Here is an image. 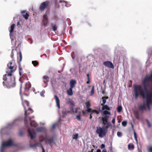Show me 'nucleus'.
I'll return each instance as SVG.
<instances>
[{"mask_svg": "<svg viewBox=\"0 0 152 152\" xmlns=\"http://www.w3.org/2000/svg\"><path fill=\"white\" fill-rule=\"evenodd\" d=\"M41 147L42 150V152H45L44 148L42 145H41Z\"/></svg>", "mask_w": 152, "mask_h": 152, "instance_id": "nucleus-52", "label": "nucleus"}, {"mask_svg": "<svg viewBox=\"0 0 152 152\" xmlns=\"http://www.w3.org/2000/svg\"><path fill=\"white\" fill-rule=\"evenodd\" d=\"M32 64L34 66H37L38 64V63L36 61H32Z\"/></svg>", "mask_w": 152, "mask_h": 152, "instance_id": "nucleus-35", "label": "nucleus"}, {"mask_svg": "<svg viewBox=\"0 0 152 152\" xmlns=\"http://www.w3.org/2000/svg\"><path fill=\"white\" fill-rule=\"evenodd\" d=\"M78 134L77 133H76L73 135V139L76 140L78 138Z\"/></svg>", "mask_w": 152, "mask_h": 152, "instance_id": "nucleus-34", "label": "nucleus"}, {"mask_svg": "<svg viewBox=\"0 0 152 152\" xmlns=\"http://www.w3.org/2000/svg\"><path fill=\"white\" fill-rule=\"evenodd\" d=\"M13 145H14V143L11 140H9L6 142H4L2 143V147L10 146Z\"/></svg>", "mask_w": 152, "mask_h": 152, "instance_id": "nucleus-7", "label": "nucleus"}, {"mask_svg": "<svg viewBox=\"0 0 152 152\" xmlns=\"http://www.w3.org/2000/svg\"><path fill=\"white\" fill-rule=\"evenodd\" d=\"M28 132L29 133V136H30L31 139L32 140L36 137V134L34 133H33L31 131L30 128L28 129Z\"/></svg>", "mask_w": 152, "mask_h": 152, "instance_id": "nucleus-11", "label": "nucleus"}, {"mask_svg": "<svg viewBox=\"0 0 152 152\" xmlns=\"http://www.w3.org/2000/svg\"><path fill=\"white\" fill-rule=\"evenodd\" d=\"M104 126H103L102 127H98L96 131V132L99 134V137H103L107 134V131L104 129Z\"/></svg>", "mask_w": 152, "mask_h": 152, "instance_id": "nucleus-4", "label": "nucleus"}, {"mask_svg": "<svg viewBox=\"0 0 152 152\" xmlns=\"http://www.w3.org/2000/svg\"><path fill=\"white\" fill-rule=\"evenodd\" d=\"M67 94L69 96H72L73 94L72 88H70L69 89L66 91Z\"/></svg>", "mask_w": 152, "mask_h": 152, "instance_id": "nucleus-21", "label": "nucleus"}, {"mask_svg": "<svg viewBox=\"0 0 152 152\" xmlns=\"http://www.w3.org/2000/svg\"><path fill=\"white\" fill-rule=\"evenodd\" d=\"M45 140L46 143L49 144L50 145H51L54 142L53 138H46Z\"/></svg>", "mask_w": 152, "mask_h": 152, "instance_id": "nucleus-14", "label": "nucleus"}, {"mask_svg": "<svg viewBox=\"0 0 152 152\" xmlns=\"http://www.w3.org/2000/svg\"><path fill=\"white\" fill-rule=\"evenodd\" d=\"M31 86V83L29 82L26 83L24 89L25 91H28L30 88Z\"/></svg>", "mask_w": 152, "mask_h": 152, "instance_id": "nucleus-17", "label": "nucleus"}, {"mask_svg": "<svg viewBox=\"0 0 152 152\" xmlns=\"http://www.w3.org/2000/svg\"><path fill=\"white\" fill-rule=\"evenodd\" d=\"M19 74L20 76L21 77H22L23 75H22L21 72H20V71H19Z\"/></svg>", "mask_w": 152, "mask_h": 152, "instance_id": "nucleus-58", "label": "nucleus"}, {"mask_svg": "<svg viewBox=\"0 0 152 152\" xmlns=\"http://www.w3.org/2000/svg\"><path fill=\"white\" fill-rule=\"evenodd\" d=\"M18 60H19L20 62L22 59V55L21 51H20L19 53V56L17 57Z\"/></svg>", "mask_w": 152, "mask_h": 152, "instance_id": "nucleus-27", "label": "nucleus"}, {"mask_svg": "<svg viewBox=\"0 0 152 152\" xmlns=\"http://www.w3.org/2000/svg\"><path fill=\"white\" fill-rule=\"evenodd\" d=\"M102 114L103 115H110V112L108 111L107 110H104L103 111Z\"/></svg>", "mask_w": 152, "mask_h": 152, "instance_id": "nucleus-29", "label": "nucleus"}, {"mask_svg": "<svg viewBox=\"0 0 152 152\" xmlns=\"http://www.w3.org/2000/svg\"><path fill=\"white\" fill-rule=\"evenodd\" d=\"M22 104L24 107L25 110V118H24V121L26 123H27V111L26 108V106L27 107L29 106V103L26 100H23V99L22 98Z\"/></svg>", "mask_w": 152, "mask_h": 152, "instance_id": "nucleus-6", "label": "nucleus"}, {"mask_svg": "<svg viewBox=\"0 0 152 152\" xmlns=\"http://www.w3.org/2000/svg\"><path fill=\"white\" fill-rule=\"evenodd\" d=\"M96 110H92V109H91V113H96Z\"/></svg>", "mask_w": 152, "mask_h": 152, "instance_id": "nucleus-51", "label": "nucleus"}, {"mask_svg": "<svg viewBox=\"0 0 152 152\" xmlns=\"http://www.w3.org/2000/svg\"><path fill=\"white\" fill-rule=\"evenodd\" d=\"M133 113L136 118L137 119H139L140 118V114L139 112L137 110H134L133 111Z\"/></svg>", "mask_w": 152, "mask_h": 152, "instance_id": "nucleus-20", "label": "nucleus"}, {"mask_svg": "<svg viewBox=\"0 0 152 152\" xmlns=\"http://www.w3.org/2000/svg\"><path fill=\"white\" fill-rule=\"evenodd\" d=\"M22 77L25 80H28V78L27 77L25 74L23 75Z\"/></svg>", "mask_w": 152, "mask_h": 152, "instance_id": "nucleus-37", "label": "nucleus"}, {"mask_svg": "<svg viewBox=\"0 0 152 152\" xmlns=\"http://www.w3.org/2000/svg\"><path fill=\"white\" fill-rule=\"evenodd\" d=\"M147 123L148 124V127H150L151 126V125L150 124L149 121L148 120H147Z\"/></svg>", "mask_w": 152, "mask_h": 152, "instance_id": "nucleus-46", "label": "nucleus"}, {"mask_svg": "<svg viewBox=\"0 0 152 152\" xmlns=\"http://www.w3.org/2000/svg\"><path fill=\"white\" fill-rule=\"evenodd\" d=\"M108 124H109V125H107V126H104V129H105V130H106L107 131V129L110 126V123L108 122Z\"/></svg>", "mask_w": 152, "mask_h": 152, "instance_id": "nucleus-36", "label": "nucleus"}, {"mask_svg": "<svg viewBox=\"0 0 152 152\" xmlns=\"http://www.w3.org/2000/svg\"><path fill=\"white\" fill-rule=\"evenodd\" d=\"M85 104L87 108V110H86L85 111H87V112L89 113L91 112V109L89 108L91 106L90 102H87Z\"/></svg>", "mask_w": 152, "mask_h": 152, "instance_id": "nucleus-13", "label": "nucleus"}, {"mask_svg": "<svg viewBox=\"0 0 152 152\" xmlns=\"http://www.w3.org/2000/svg\"><path fill=\"white\" fill-rule=\"evenodd\" d=\"M117 110L118 112L120 113L121 112L122 110V107L121 106H119L117 108Z\"/></svg>", "mask_w": 152, "mask_h": 152, "instance_id": "nucleus-33", "label": "nucleus"}, {"mask_svg": "<svg viewBox=\"0 0 152 152\" xmlns=\"http://www.w3.org/2000/svg\"><path fill=\"white\" fill-rule=\"evenodd\" d=\"M8 68L6 70V74L3 76V79L7 81L6 83L3 82V84L4 87L10 88L15 86V78L12 77V73L14 72L17 68V66L12 62H10L7 65Z\"/></svg>", "mask_w": 152, "mask_h": 152, "instance_id": "nucleus-1", "label": "nucleus"}, {"mask_svg": "<svg viewBox=\"0 0 152 152\" xmlns=\"http://www.w3.org/2000/svg\"><path fill=\"white\" fill-rule=\"evenodd\" d=\"M22 15L25 19L27 20L29 16L28 14L26 12V11L25 10L22 11L21 12Z\"/></svg>", "mask_w": 152, "mask_h": 152, "instance_id": "nucleus-15", "label": "nucleus"}, {"mask_svg": "<svg viewBox=\"0 0 152 152\" xmlns=\"http://www.w3.org/2000/svg\"><path fill=\"white\" fill-rule=\"evenodd\" d=\"M5 147H2V145L0 150V152H4V149L3 148Z\"/></svg>", "mask_w": 152, "mask_h": 152, "instance_id": "nucleus-54", "label": "nucleus"}, {"mask_svg": "<svg viewBox=\"0 0 152 152\" xmlns=\"http://www.w3.org/2000/svg\"><path fill=\"white\" fill-rule=\"evenodd\" d=\"M103 65L105 66L108 68L113 69L114 66L113 63L109 61H105L103 62Z\"/></svg>", "mask_w": 152, "mask_h": 152, "instance_id": "nucleus-8", "label": "nucleus"}, {"mask_svg": "<svg viewBox=\"0 0 152 152\" xmlns=\"http://www.w3.org/2000/svg\"><path fill=\"white\" fill-rule=\"evenodd\" d=\"M13 50H12L11 52V57L12 58H13V56H14V54L13 53Z\"/></svg>", "mask_w": 152, "mask_h": 152, "instance_id": "nucleus-49", "label": "nucleus"}, {"mask_svg": "<svg viewBox=\"0 0 152 152\" xmlns=\"http://www.w3.org/2000/svg\"><path fill=\"white\" fill-rule=\"evenodd\" d=\"M15 26V24H12L11 26L10 27V35L13 32Z\"/></svg>", "mask_w": 152, "mask_h": 152, "instance_id": "nucleus-24", "label": "nucleus"}, {"mask_svg": "<svg viewBox=\"0 0 152 152\" xmlns=\"http://www.w3.org/2000/svg\"><path fill=\"white\" fill-rule=\"evenodd\" d=\"M86 111H85H85H84L83 110H82V114H83V115H85L86 114Z\"/></svg>", "mask_w": 152, "mask_h": 152, "instance_id": "nucleus-53", "label": "nucleus"}, {"mask_svg": "<svg viewBox=\"0 0 152 152\" xmlns=\"http://www.w3.org/2000/svg\"><path fill=\"white\" fill-rule=\"evenodd\" d=\"M109 118V116L108 115H105L104 116L102 117V120L103 121V124L104 125H109L108 124V119Z\"/></svg>", "mask_w": 152, "mask_h": 152, "instance_id": "nucleus-9", "label": "nucleus"}, {"mask_svg": "<svg viewBox=\"0 0 152 152\" xmlns=\"http://www.w3.org/2000/svg\"><path fill=\"white\" fill-rule=\"evenodd\" d=\"M90 82V79H88V81L86 82V83L87 84H89V83Z\"/></svg>", "mask_w": 152, "mask_h": 152, "instance_id": "nucleus-59", "label": "nucleus"}, {"mask_svg": "<svg viewBox=\"0 0 152 152\" xmlns=\"http://www.w3.org/2000/svg\"><path fill=\"white\" fill-rule=\"evenodd\" d=\"M77 81L76 80L72 79L70 81V88H73L75 86Z\"/></svg>", "mask_w": 152, "mask_h": 152, "instance_id": "nucleus-12", "label": "nucleus"}, {"mask_svg": "<svg viewBox=\"0 0 152 152\" xmlns=\"http://www.w3.org/2000/svg\"><path fill=\"white\" fill-rule=\"evenodd\" d=\"M71 111V113H74V109L73 107H72L70 109Z\"/></svg>", "mask_w": 152, "mask_h": 152, "instance_id": "nucleus-48", "label": "nucleus"}, {"mask_svg": "<svg viewBox=\"0 0 152 152\" xmlns=\"http://www.w3.org/2000/svg\"><path fill=\"white\" fill-rule=\"evenodd\" d=\"M99 111H97L96 110L95 113H96L97 115L99 114Z\"/></svg>", "mask_w": 152, "mask_h": 152, "instance_id": "nucleus-60", "label": "nucleus"}, {"mask_svg": "<svg viewBox=\"0 0 152 152\" xmlns=\"http://www.w3.org/2000/svg\"><path fill=\"white\" fill-rule=\"evenodd\" d=\"M80 107H76V108H75V111H74V113H77V110H80Z\"/></svg>", "mask_w": 152, "mask_h": 152, "instance_id": "nucleus-45", "label": "nucleus"}, {"mask_svg": "<svg viewBox=\"0 0 152 152\" xmlns=\"http://www.w3.org/2000/svg\"><path fill=\"white\" fill-rule=\"evenodd\" d=\"M127 123L126 121H124L122 122V124L123 126H126L127 124Z\"/></svg>", "mask_w": 152, "mask_h": 152, "instance_id": "nucleus-39", "label": "nucleus"}, {"mask_svg": "<svg viewBox=\"0 0 152 152\" xmlns=\"http://www.w3.org/2000/svg\"><path fill=\"white\" fill-rule=\"evenodd\" d=\"M105 145L104 144H102L101 145V149H103L105 147Z\"/></svg>", "mask_w": 152, "mask_h": 152, "instance_id": "nucleus-50", "label": "nucleus"}, {"mask_svg": "<svg viewBox=\"0 0 152 152\" xmlns=\"http://www.w3.org/2000/svg\"><path fill=\"white\" fill-rule=\"evenodd\" d=\"M31 146L32 147H36V144L35 143H34L33 145H31Z\"/></svg>", "mask_w": 152, "mask_h": 152, "instance_id": "nucleus-57", "label": "nucleus"}, {"mask_svg": "<svg viewBox=\"0 0 152 152\" xmlns=\"http://www.w3.org/2000/svg\"><path fill=\"white\" fill-rule=\"evenodd\" d=\"M49 79V77L46 75H45L43 77V81L46 85L45 86H47Z\"/></svg>", "mask_w": 152, "mask_h": 152, "instance_id": "nucleus-18", "label": "nucleus"}, {"mask_svg": "<svg viewBox=\"0 0 152 152\" xmlns=\"http://www.w3.org/2000/svg\"><path fill=\"white\" fill-rule=\"evenodd\" d=\"M67 103L69 104H70V105L72 106L74 105V104L73 103L72 100L70 99H69L67 102Z\"/></svg>", "mask_w": 152, "mask_h": 152, "instance_id": "nucleus-30", "label": "nucleus"}, {"mask_svg": "<svg viewBox=\"0 0 152 152\" xmlns=\"http://www.w3.org/2000/svg\"><path fill=\"white\" fill-rule=\"evenodd\" d=\"M41 128H37V130L39 131H41Z\"/></svg>", "mask_w": 152, "mask_h": 152, "instance_id": "nucleus-61", "label": "nucleus"}, {"mask_svg": "<svg viewBox=\"0 0 152 152\" xmlns=\"http://www.w3.org/2000/svg\"><path fill=\"white\" fill-rule=\"evenodd\" d=\"M108 98V97L107 96L102 97V103L101 104V105H103L104 104L106 103V99H107Z\"/></svg>", "mask_w": 152, "mask_h": 152, "instance_id": "nucleus-23", "label": "nucleus"}, {"mask_svg": "<svg viewBox=\"0 0 152 152\" xmlns=\"http://www.w3.org/2000/svg\"><path fill=\"white\" fill-rule=\"evenodd\" d=\"M102 152H107L106 149H104L102 150Z\"/></svg>", "mask_w": 152, "mask_h": 152, "instance_id": "nucleus-63", "label": "nucleus"}, {"mask_svg": "<svg viewBox=\"0 0 152 152\" xmlns=\"http://www.w3.org/2000/svg\"><path fill=\"white\" fill-rule=\"evenodd\" d=\"M69 111H63L62 112V114L63 115V116H64L65 115L67 114V113H69Z\"/></svg>", "mask_w": 152, "mask_h": 152, "instance_id": "nucleus-38", "label": "nucleus"}, {"mask_svg": "<svg viewBox=\"0 0 152 152\" xmlns=\"http://www.w3.org/2000/svg\"><path fill=\"white\" fill-rule=\"evenodd\" d=\"M139 110L142 112H143L144 110H146V107L144 104L140 105L138 107Z\"/></svg>", "mask_w": 152, "mask_h": 152, "instance_id": "nucleus-16", "label": "nucleus"}, {"mask_svg": "<svg viewBox=\"0 0 152 152\" xmlns=\"http://www.w3.org/2000/svg\"><path fill=\"white\" fill-rule=\"evenodd\" d=\"M94 86H92V89L91 91L90 95L92 96L94 94Z\"/></svg>", "mask_w": 152, "mask_h": 152, "instance_id": "nucleus-31", "label": "nucleus"}, {"mask_svg": "<svg viewBox=\"0 0 152 152\" xmlns=\"http://www.w3.org/2000/svg\"><path fill=\"white\" fill-rule=\"evenodd\" d=\"M115 118H113V119H112V122L113 124H115Z\"/></svg>", "mask_w": 152, "mask_h": 152, "instance_id": "nucleus-56", "label": "nucleus"}, {"mask_svg": "<svg viewBox=\"0 0 152 152\" xmlns=\"http://www.w3.org/2000/svg\"><path fill=\"white\" fill-rule=\"evenodd\" d=\"M51 26L53 30L54 31H55L57 29V26L53 23L51 24Z\"/></svg>", "mask_w": 152, "mask_h": 152, "instance_id": "nucleus-28", "label": "nucleus"}, {"mask_svg": "<svg viewBox=\"0 0 152 152\" xmlns=\"http://www.w3.org/2000/svg\"><path fill=\"white\" fill-rule=\"evenodd\" d=\"M76 118L79 121H80L81 120L80 115H77L76 116Z\"/></svg>", "mask_w": 152, "mask_h": 152, "instance_id": "nucleus-42", "label": "nucleus"}, {"mask_svg": "<svg viewBox=\"0 0 152 152\" xmlns=\"http://www.w3.org/2000/svg\"><path fill=\"white\" fill-rule=\"evenodd\" d=\"M117 135L118 137H121L122 136V134L121 132H118L117 133Z\"/></svg>", "mask_w": 152, "mask_h": 152, "instance_id": "nucleus-41", "label": "nucleus"}, {"mask_svg": "<svg viewBox=\"0 0 152 152\" xmlns=\"http://www.w3.org/2000/svg\"><path fill=\"white\" fill-rule=\"evenodd\" d=\"M45 93V91H42L40 92V94L41 96H44V93Z\"/></svg>", "mask_w": 152, "mask_h": 152, "instance_id": "nucleus-47", "label": "nucleus"}, {"mask_svg": "<svg viewBox=\"0 0 152 152\" xmlns=\"http://www.w3.org/2000/svg\"><path fill=\"white\" fill-rule=\"evenodd\" d=\"M145 99L148 109L149 110H150V105L152 104V92L148 93Z\"/></svg>", "mask_w": 152, "mask_h": 152, "instance_id": "nucleus-3", "label": "nucleus"}, {"mask_svg": "<svg viewBox=\"0 0 152 152\" xmlns=\"http://www.w3.org/2000/svg\"><path fill=\"white\" fill-rule=\"evenodd\" d=\"M148 152H152V147H150L148 148Z\"/></svg>", "mask_w": 152, "mask_h": 152, "instance_id": "nucleus-40", "label": "nucleus"}, {"mask_svg": "<svg viewBox=\"0 0 152 152\" xmlns=\"http://www.w3.org/2000/svg\"><path fill=\"white\" fill-rule=\"evenodd\" d=\"M50 3V2L49 1H47L42 3L39 7V10L41 11H43L45 9H48Z\"/></svg>", "mask_w": 152, "mask_h": 152, "instance_id": "nucleus-5", "label": "nucleus"}, {"mask_svg": "<svg viewBox=\"0 0 152 152\" xmlns=\"http://www.w3.org/2000/svg\"><path fill=\"white\" fill-rule=\"evenodd\" d=\"M28 111H30V112H29L28 113L27 112V121H28V115H29L30 114V113H33V110L30 108V107H28ZM25 124H27V125H28V122H27V123H25Z\"/></svg>", "mask_w": 152, "mask_h": 152, "instance_id": "nucleus-25", "label": "nucleus"}, {"mask_svg": "<svg viewBox=\"0 0 152 152\" xmlns=\"http://www.w3.org/2000/svg\"><path fill=\"white\" fill-rule=\"evenodd\" d=\"M146 93H144L142 86L140 85H136L134 86V98L137 99L139 95L141 96L142 97L146 99V96L148 92H150L145 90Z\"/></svg>", "mask_w": 152, "mask_h": 152, "instance_id": "nucleus-2", "label": "nucleus"}, {"mask_svg": "<svg viewBox=\"0 0 152 152\" xmlns=\"http://www.w3.org/2000/svg\"><path fill=\"white\" fill-rule=\"evenodd\" d=\"M43 18L42 24L44 26H46L48 23V17L47 15H45L43 16Z\"/></svg>", "mask_w": 152, "mask_h": 152, "instance_id": "nucleus-10", "label": "nucleus"}, {"mask_svg": "<svg viewBox=\"0 0 152 152\" xmlns=\"http://www.w3.org/2000/svg\"><path fill=\"white\" fill-rule=\"evenodd\" d=\"M20 136H22V134H23L22 132H20Z\"/></svg>", "mask_w": 152, "mask_h": 152, "instance_id": "nucleus-64", "label": "nucleus"}, {"mask_svg": "<svg viewBox=\"0 0 152 152\" xmlns=\"http://www.w3.org/2000/svg\"><path fill=\"white\" fill-rule=\"evenodd\" d=\"M36 144V147H39V145L41 146V145H42L40 142H38L35 143Z\"/></svg>", "mask_w": 152, "mask_h": 152, "instance_id": "nucleus-44", "label": "nucleus"}, {"mask_svg": "<svg viewBox=\"0 0 152 152\" xmlns=\"http://www.w3.org/2000/svg\"><path fill=\"white\" fill-rule=\"evenodd\" d=\"M54 97L55 98V100L57 107L58 109H60V107L59 99L58 97L56 95H54Z\"/></svg>", "mask_w": 152, "mask_h": 152, "instance_id": "nucleus-19", "label": "nucleus"}, {"mask_svg": "<svg viewBox=\"0 0 152 152\" xmlns=\"http://www.w3.org/2000/svg\"><path fill=\"white\" fill-rule=\"evenodd\" d=\"M87 79H90L89 75V74H87Z\"/></svg>", "mask_w": 152, "mask_h": 152, "instance_id": "nucleus-62", "label": "nucleus"}, {"mask_svg": "<svg viewBox=\"0 0 152 152\" xmlns=\"http://www.w3.org/2000/svg\"><path fill=\"white\" fill-rule=\"evenodd\" d=\"M56 124H53L52 125V128L53 129H54V128H55V127H56Z\"/></svg>", "mask_w": 152, "mask_h": 152, "instance_id": "nucleus-55", "label": "nucleus"}, {"mask_svg": "<svg viewBox=\"0 0 152 152\" xmlns=\"http://www.w3.org/2000/svg\"><path fill=\"white\" fill-rule=\"evenodd\" d=\"M128 148L129 149H133L134 148V145H130L129 144L128 145Z\"/></svg>", "mask_w": 152, "mask_h": 152, "instance_id": "nucleus-32", "label": "nucleus"}, {"mask_svg": "<svg viewBox=\"0 0 152 152\" xmlns=\"http://www.w3.org/2000/svg\"><path fill=\"white\" fill-rule=\"evenodd\" d=\"M102 106V109L103 110H110L109 107L107 105L104 104Z\"/></svg>", "mask_w": 152, "mask_h": 152, "instance_id": "nucleus-22", "label": "nucleus"}, {"mask_svg": "<svg viewBox=\"0 0 152 152\" xmlns=\"http://www.w3.org/2000/svg\"><path fill=\"white\" fill-rule=\"evenodd\" d=\"M59 2L60 3H62V2H64L65 3V6H66V4L67 3V2L66 1H63V0H60L59 1Z\"/></svg>", "mask_w": 152, "mask_h": 152, "instance_id": "nucleus-43", "label": "nucleus"}, {"mask_svg": "<svg viewBox=\"0 0 152 152\" xmlns=\"http://www.w3.org/2000/svg\"><path fill=\"white\" fill-rule=\"evenodd\" d=\"M30 125L31 126L34 127H36L37 126V124L34 121H31L30 123Z\"/></svg>", "mask_w": 152, "mask_h": 152, "instance_id": "nucleus-26", "label": "nucleus"}]
</instances>
